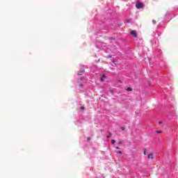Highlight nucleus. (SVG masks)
Here are the masks:
<instances>
[{
	"instance_id": "18",
	"label": "nucleus",
	"mask_w": 178,
	"mask_h": 178,
	"mask_svg": "<svg viewBox=\"0 0 178 178\" xmlns=\"http://www.w3.org/2000/svg\"><path fill=\"white\" fill-rule=\"evenodd\" d=\"M81 109H84V107H81Z\"/></svg>"
},
{
	"instance_id": "12",
	"label": "nucleus",
	"mask_w": 178,
	"mask_h": 178,
	"mask_svg": "<svg viewBox=\"0 0 178 178\" xmlns=\"http://www.w3.org/2000/svg\"><path fill=\"white\" fill-rule=\"evenodd\" d=\"M124 129H125L124 127H121V130L124 131Z\"/></svg>"
},
{
	"instance_id": "2",
	"label": "nucleus",
	"mask_w": 178,
	"mask_h": 178,
	"mask_svg": "<svg viewBox=\"0 0 178 178\" xmlns=\"http://www.w3.org/2000/svg\"><path fill=\"white\" fill-rule=\"evenodd\" d=\"M131 35H133L134 38H137V33L136 32V31H131Z\"/></svg>"
},
{
	"instance_id": "15",
	"label": "nucleus",
	"mask_w": 178,
	"mask_h": 178,
	"mask_svg": "<svg viewBox=\"0 0 178 178\" xmlns=\"http://www.w3.org/2000/svg\"><path fill=\"white\" fill-rule=\"evenodd\" d=\"M108 58H112V56H111V55H108Z\"/></svg>"
},
{
	"instance_id": "8",
	"label": "nucleus",
	"mask_w": 178,
	"mask_h": 178,
	"mask_svg": "<svg viewBox=\"0 0 178 178\" xmlns=\"http://www.w3.org/2000/svg\"><path fill=\"white\" fill-rule=\"evenodd\" d=\"M152 23H153V24H156V21L155 19H153Z\"/></svg>"
},
{
	"instance_id": "1",
	"label": "nucleus",
	"mask_w": 178,
	"mask_h": 178,
	"mask_svg": "<svg viewBox=\"0 0 178 178\" xmlns=\"http://www.w3.org/2000/svg\"><path fill=\"white\" fill-rule=\"evenodd\" d=\"M136 8H137V9H141V8H144V5H143V3H141L140 2H138L136 4Z\"/></svg>"
},
{
	"instance_id": "6",
	"label": "nucleus",
	"mask_w": 178,
	"mask_h": 178,
	"mask_svg": "<svg viewBox=\"0 0 178 178\" xmlns=\"http://www.w3.org/2000/svg\"><path fill=\"white\" fill-rule=\"evenodd\" d=\"M111 137H112V134H109V135L108 136H107V138H111Z\"/></svg>"
},
{
	"instance_id": "9",
	"label": "nucleus",
	"mask_w": 178,
	"mask_h": 178,
	"mask_svg": "<svg viewBox=\"0 0 178 178\" xmlns=\"http://www.w3.org/2000/svg\"><path fill=\"white\" fill-rule=\"evenodd\" d=\"M84 72V70L81 71L80 72H78V74L81 75V73Z\"/></svg>"
},
{
	"instance_id": "7",
	"label": "nucleus",
	"mask_w": 178,
	"mask_h": 178,
	"mask_svg": "<svg viewBox=\"0 0 178 178\" xmlns=\"http://www.w3.org/2000/svg\"><path fill=\"white\" fill-rule=\"evenodd\" d=\"M116 143V140H111V144H115Z\"/></svg>"
},
{
	"instance_id": "10",
	"label": "nucleus",
	"mask_w": 178,
	"mask_h": 178,
	"mask_svg": "<svg viewBox=\"0 0 178 178\" xmlns=\"http://www.w3.org/2000/svg\"><path fill=\"white\" fill-rule=\"evenodd\" d=\"M143 154H144V155H147V150L146 149L144 150Z\"/></svg>"
},
{
	"instance_id": "16",
	"label": "nucleus",
	"mask_w": 178,
	"mask_h": 178,
	"mask_svg": "<svg viewBox=\"0 0 178 178\" xmlns=\"http://www.w3.org/2000/svg\"><path fill=\"white\" fill-rule=\"evenodd\" d=\"M159 124H162V122H161V121L159 122Z\"/></svg>"
},
{
	"instance_id": "11",
	"label": "nucleus",
	"mask_w": 178,
	"mask_h": 178,
	"mask_svg": "<svg viewBox=\"0 0 178 178\" xmlns=\"http://www.w3.org/2000/svg\"><path fill=\"white\" fill-rule=\"evenodd\" d=\"M117 154H119L120 155H122V151H118Z\"/></svg>"
},
{
	"instance_id": "4",
	"label": "nucleus",
	"mask_w": 178,
	"mask_h": 178,
	"mask_svg": "<svg viewBox=\"0 0 178 178\" xmlns=\"http://www.w3.org/2000/svg\"><path fill=\"white\" fill-rule=\"evenodd\" d=\"M104 79H106V76H105V74H103V75L101 76V81H104Z\"/></svg>"
},
{
	"instance_id": "3",
	"label": "nucleus",
	"mask_w": 178,
	"mask_h": 178,
	"mask_svg": "<svg viewBox=\"0 0 178 178\" xmlns=\"http://www.w3.org/2000/svg\"><path fill=\"white\" fill-rule=\"evenodd\" d=\"M148 159H154V154L151 153L147 156Z\"/></svg>"
},
{
	"instance_id": "14",
	"label": "nucleus",
	"mask_w": 178,
	"mask_h": 178,
	"mask_svg": "<svg viewBox=\"0 0 178 178\" xmlns=\"http://www.w3.org/2000/svg\"><path fill=\"white\" fill-rule=\"evenodd\" d=\"M116 149H120V147H116Z\"/></svg>"
},
{
	"instance_id": "19",
	"label": "nucleus",
	"mask_w": 178,
	"mask_h": 178,
	"mask_svg": "<svg viewBox=\"0 0 178 178\" xmlns=\"http://www.w3.org/2000/svg\"><path fill=\"white\" fill-rule=\"evenodd\" d=\"M90 140V138H88V140Z\"/></svg>"
},
{
	"instance_id": "13",
	"label": "nucleus",
	"mask_w": 178,
	"mask_h": 178,
	"mask_svg": "<svg viewBox=\"0 0 178 178\" xmlns=\"http://www.w3.org/2000/svg\"><path fill=\"white\" fill-rule=\"evenodd\" d=\"M156 133L160 134V133H162V131H156Z\"/></svg>"
},
{
	"instance_id": "5",
	"label": "nucleus",
	"mask_w": 178,
	"mask_h": 178,
	"mask_svg": "<svg viewBox=\"0 0 178 178\" xmlns=\"http://www.w3.org/2000/svg\"><path fill=\"white\" fill-rule=\"evenodd\" d=\"M133 89H131V88H127V91H132Z\"/></svg>"
},
{
	"instance_id": "17",
	"label": "nucleus",
	"mask_w": 178,
	"mask_h": 178,
	"mask_svg": "<svg viewBox=\"0 0 178 178\" xmlns=\"http://www.w3.org/2000/svg\"><path fill=\"white\" fill-rule=\"evenodd\" d=\"M113 63H115V60H113Z\"/></svg>"
}]
</instances>
